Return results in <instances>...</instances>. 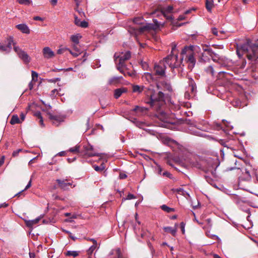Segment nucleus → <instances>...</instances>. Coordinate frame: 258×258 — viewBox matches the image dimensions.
Masks as SVG:
<instances>
[{
  "mask_svg": "<svg viewBox=\"0 0 258 258\" xmlns=\"http://www.w3.org/2000/svg\"><path fill=\"white\" fill-rule=\"evenodd\" d=\"M236 52L239 57L245 54L249 60L251 61H256L258 58V45L252 44L248 40L246 43L237 46Z\"/></svg>",
  "mask_w": 258,
  "mask_h": 258,
  "instance_id": "f257e3e1",
  "label": "nucleus"
},
{
  "mask_svg": "<svg viewBox=\"0 0 258 258\" xmlns=\"http://www.w3.org/2000/svg\"><path fill=\"white\" fill-rule=\"evenodd\" d=\"M147 96H149L150 100L147 103L150 104L151 106L156 110H160L161 106L164 104V95L161 91L156 93L154 91L149 90Z\"/></svg>",
  "mask_w": 258,
  "mask_h": 258,
  "instance_id": "f03ea898",
  "label": "nucleus"
},
{
  "mask_svg": "<svg viewBox=\"0 0 258 258\" xmlns=\"http://www.w3.org/2000/svg\"><path fill=\"white\" fill-rule=\"evenodd\" d=\"M203 50L207 52V54L210 56L213 61L219 63L222 67L227 66V61L225 57L220 56L208 46H203Z\"/></svg>",
  "mask_w": 258,
  "mask_h": 258,
  "instance_id": "7ed1b4c3",
  "label": "nucleus"
},
{
  "mask_svg": "<svg viewBox=\"0 0 258 258\" xmlns=\"http://www.w3.org/2000/svg\"><path fill=\"white\" fill-rule=\"evenodd\" d=\"M171 53L164 59V61L171 69L176 68L180 64V61L178 60V57L176 53H175L176 45L172 43Z\"/></svg>",
  "mask_w": 258,
  "mask_h": 258,
  "instance_id": "20e7f679",
  "label": "nucleus"
},
{
  "mask_svg": "<svg viewBox=\"0 0 258 258\" xmlns=\"http://www.w3.org/2000/svg\"><path fill=\"white\" fill-rule=\"evenodd\" d=\"M199 49V48L197 46L194 47L193 46H185L181 51V55H185L186 59L187 61L191 64V66L193 67L196 63V58L194 56V52H197Z\"/></svg>",
  "mask_w": 258,
  "mask_h": 258,
  "instance_id": "39448f33",
  "label": "nucleus"
},
{
  "mask_svg": "<svg viewBox=\"0 0 258 258\" xmlns=\"http://www.w3.org/2000/svg\"><path fill=\"white\" fill-rule=\"evenodd\" d=\"M155 29L154 26L151 24H148L143 26H133L130 27L128 32L133 36L136 37L138 35L142 34L145 31Z\"/></svg>",
  "mask_w": 258,
  "mask_h": 258,
  "instance_id": "423d86ee",
  "label": "nucleus"
},
{
  "mask_svg": "<svg viewBox=\"0 0 258 258\" xmlns=\"http://www.w3.org/2000/svg\"><path fill=\"white\" fill-rule=\"evenodd\" d=\"M80 155L83 157L100 156L98 153L93 146L90 144H87L83 146V150L81 152Z\"/></svg>",
  "mask_w": 258,
  "mask_h": 258,
  "instance_id": "0eeeda50",
  "label": "nucleus"
},
{
  "mask_svg": "<svg viewBox=\"0 0 258 258\" xmlns=\"http://www.w3.org/2000/svg\"><path fill=\"white\" fill-rule=\"evenodd\" d=\"M114 57L116 58H118V63L117 66V69L119 72L121 73H123V70L122 68L125 67L124 62L125 61L129 59L131 57V53L130 51H126L124 53L121 54L119 56H116V54L115 53L114 55Z\"/></svg>",
  "mask_w": 258,
  "mask_h": 258,
  "instance_id": "6e6552de",
  "label": "nucleus"
},
{
  "mask_svg": "<svg viewBox=\"0 0 258 258\" xmlns=\"http://www.w3.org/2000/svg\"><path fill=\"white\" fill-rule=\"evenodd\" d=\"M14 50L17 53L19 57L22 59L25 63H28L30 62V57L26 52L21 50L18 47L14 46Z\"/></svg>",
  "mask_w": 258,
  "mask_h": 258,
  "instance_id": "1a4fd4ad",
  "label": "nucleus"
},
{
  "mask_svg": "<svg viewBox=\"0 0 258 258\" xmlns=\"http://www.w3.org/2000/svg\"><path fill=\"white\" fill-rule=\"evenodd\" d=\"M166 66L164 63L160 64H155L154 66V71L155 75L159 76L161 77H164L165 75V71Z\"/></svg>",
  "mask_w": 258,
  "mask_h": 258,
  "instance_id": "9d476101",
  "label": "nucleus"
},
{
  "mask_svg": "<svg viewBox=\"0 0 258 258\" xmlns=\"http://www.w3.org/2000/svg\"><path fill=\"white\" fill-rule=\"evenodd\" d=\"M48 118L52 121L53 124L58 125L59 123L63 121V117L59 115H53L50 112L47 113Z\"/></svg>",
  "mask_w": 258,
  "mask_h": 258,
  "instance_id": "9b49d317",
  "label": "nucleus"
},
{
  "mask_svg": "<svg viewBox=\"0 0 258 258\" xmlns=\"http://www.w3.org/2000/svg\"><path fill=\"white\" fill-rule=\"evenodd\" d=\"M157 87L158 89H163L164 90H167L169 92L172 91V87L169 83L167 81H162L159 82L157 84Z\"/></svg>",
  "mask_w": 258,
  "mask_h": 258,
  "instance_id": "f8f14e48",
  "label": "nucleus"
},
{
  "mask_svg": "<svg viewBox=\"0 0 258 258\" xmlns=\"http://www.w3.org/2000/svg\"><path fill=\"white\" fill-rule=\"evenodd\" d=\"M172 11L173 7L172 6H169L166 8H163L161 13L167 19H172V16L170 15Z\"/></svg>",
  "mask_w": 258,
  "mask_h": 258,
  "instance_id": "ddd939ff",
  "label": "nucleus"
},
{
  "mask_svg": "<svg viewBox=\"0 0 258 258\" xmlns=\"http://www.w3.org/2000/svg\"><path fill=\"white\" fill-rule=\"evenodd\" d=\"M42 53L44 57L46 59L51 58L55 55L54 52L49 47H44Z\"/></svg>",
  "mask_w": 258,
  "mask_h": 258,
  "instance_id": "4468645a",
  "label": "nucleus"
},
{
  "mask_svg": "<svg viewBox=\"0 0 258 258\" xmlns=\"http://www.w3.org/2000/svg\"><path fill=\"white\" fill-rule=\"evenodd\" d=\"M148 110L147 108L139 106H136L133 110V111L135 112L136 114L138 116H142L146 114L147 113Z\"/></svg>",
  "mask_w": 258,
  "mask_h": 258,
  "instance_id": "2eb2a0df",
  "label": "nucleus"
},
{
  "mask_svg": "<svg viewBox=\"0 0 258 258\" xmlns=\"http://www.w3.org/2000/svg\"><path fill=\"white\" fill-rule=\"evenodd\" d=\"M108 258H122V254L119 248L112 249L109 255Z\"/></svg>",
  "mask_w": 258,
  "mask_h": 258,
  "instance_id": "dca6fc26",
  "label": "nucleus"
},
{
  "mask_svg": "<svg viewBox=\"0 0 258 258\" xmlns=\"http://www.w3.org/2000/svg\"><path fill=\"white\" fill-rule=\"evenodd\" d=\"M13 43V40L12 38L8 39V43L7 45H0V50L2 51H6L8 52L12 48V43Z\"/></svg>",
  "mask_w": 258,
  "mask_h": 258,
  "instance_id": "f3484780",
  "label": "nucleus"
},
{
  "mask_svg": "<svg viewBox=\"0 0 258 258\" xmlns=\"http://www.w3.org/2000/svg\"><path fill=\"white\" fill-rule=\"evenodd\" d=\"M177 224H175L174 227H164L163 230L165 232L169 233H171L173 236H175L176 234L177 229Z\"/></svg>",
  "mask_w": 258,
  "mask_h": 258,
  "instance_id": "a211bd4d",
  "label": "nucleus"
},
{
  "mask_svg": "<svg viewBox=\"0 0 258 258\" xmlns=\"http://www.w3.org/2000/svg\"><path fill=\"white\" fill-rule=\"evenodd\" d=\"M74 23L76 25L82 28H87L88 26V22L85 21H81L76 16H75Z\"/></svg>",
  "mask_w": 258,
  "mask_h": 258,
  "instance_id": "6ab92c4d",
  "label": "nucleus"
},
{
  "mask_svg": "<svg viewBox=\"0 0 258 258\" xmlns=\"http://www.w3.org/2000/svg\"><path fill=\"white\" fill-rule=\"evenodd\" d=\"M16 27L21 31L22 33L25 34H29L30 33V29L27 25L25 24H21L16 25Z\"/></svg>",
  "mask_w": 258,
  "mask_h": 258,
  "instance_id": "aec40b11",
  "label": "nucleus"
},
{
  "mask_svg": "<svg viewBox=\"0 0 258 258\" xmlns=\"http://www.w3.org/2000/svg\"><path fill=\"white\" fill-rule=\"evenodd\" d=\"M127 90L126 88H120L116 89L114 90V97L115 98L117 99L122 95V94L126 93Z\"/></svg>",
  "mask_w": 258,
  "mask_h": 258,
  "instance_id": "412c9836",
  "label": "nucleus"
},
{
  "mask_svg": "<svg viewBox=\"0 0 258 258\" xmlns=\"http://www.w3.org/2000/svg\"><path fill=\"white\" fill-rule=\"evenodd\" d=\"M56 181L58 184L59 186L64 190L67 189L68 187L72 185V183L70 182H66L64 180L57 179L56 180Z\"/></svg>",
  "mask_w": 258,
  "mask_h": 258,
  "instance_id": "4be33fe9",
  "label": "nucleus"
},
{
  "mask_svg": "<svg viewBox=\"0 0 258 258\" xmlns=\"http://www.w3.org/2000/svg\"><path fill=\"white\" fill-rule=\"evenodd\" d=\"M122 79L121 76L120 77H113L110 78L108 81V84L109 85H116L119 84L121 80Z\"/></svg>",
  "mask_w": 258,
  "mask_h": 258,
  "instance_id": "5701e85b",
  "label": "nucleus"
},
{
  "mask_svg": "<svg viewBox=\"0 0 258 258\" xmlns=\"http://www.w3.org/2000/svg\"><path fill=\"white\" fill-rule=\"evenodd\" d=\"M82 36L80 34H77L73 35L71 36L70 39L73 44H79L80 40L82 38Z\"/></svg>",
  "mask_w": 258,
  "mask_h": 258,
  "instance_id": "b1692460",
  "label": "nucleus"
},
{
  "mask_svg": "<svg viewBox=\"0 0 258 258\" xmlns=\"http://www.w3.org/2000/svg\"><path fill=\"white\" fill-rule=\"evenodd\" d=\"M196 86L194 81L192 80L190 81L188 87V90H190V93L194 96L196 92Z\"/></svg>",
  "mask_w": 258,
  "mask_h": 258,
  "instance_id": "393cba45",
  "label": "nucleus"
},
{
  "mask_svg": "<svg viewBox=\"0 0 258 258\" xmlns=\"http://www.w3.org/2000/svg\"><path fill=\"white\" fill-rule=\"evenodd\" d=\"M41 218L39 217L34 220L27 221L26 222V225L28 227H32L34 225L37 224Z\"/></svg>",
  "mask_w": 258,
  "mask_h": 258,
  "instance_id": "a878e982",
  "label": "nucleus"
},
{
  "mask_svg": "<svg viewBox=\"0 0 258 258\" xmlns=\"http://www.w3.org/2000/svg\"><path fill=\"white\" fill-rule=\"evenodd\" d=\"M191 132V134L197 136H200V137H203L204 134L202 133L201 131L200 130L199 127L197 128H193L190 130Z\"/></svg>",
  "mask_w": 258,
  "mask_h": 258,
  "instance_id": "bb28decb",
  "label": "nucleus"
},
{
  "mask_svg": "<svg viewBox=\"0 0 258 258\" xmlns=\"http://www.w3.org/2000/svg\"><path fill=\"white\" fill-rule=\"evenodd\" d=\"M133 92L134 93H141L144 90V86L139 85H133Z\"/></svg>",
  "mask_w": 258,
  "mask_h": 258,
  "instance_id": "cd10ccee",
  "label": "nucleus"
},
{
  "mask_svg": "<svg viewBox=\"0 0 258 258\" xmlns=\"http://www.w3.org/2000/svg\"><path fill=\"white\" fill-rule=\"evenodd\" d=\"M214 7L213 0H206V8L208 12H211Z\"/></svg>",
  "mask_w": 258,
  "mask_h": 258,
  "instance_id": "c85d7f7f",
  "label": "nucleus"
},
{
  "mask_svg": "<svg viewBox=\"0 0 258 258\" xmlns=\"http://www.w3.org/2000/svg\"><path fill=\"white\" fill-rule=\"evenodd\" d=\"M21 123V121L17 115H13L12 117V118L10 120V123L11 124H15L16 123Z\"/></svg>",
  "mask_w": 258,
  "mask_h": 258,
  "instance_id": "c756f323",
  "label": "nucleus"
},
{
  "mask_svg": "<svg viewBox=\"0 0 258 258\" xmlns=\"http://www.w3.org/2000/svg\"><path fill=\"white\" fill-rule=\"evenodd\" d=\"M207 52H205L203 50V52L201 53V54L199 56V58L201 61H203L206 62V61L209 60V58L207 56Z\"/></svg>",
  "mask_w": 258,
  "mask_h": 258,
  "instance_id": "7c9ffc66",
  "label": "nucleus"
},
{
  "mask_svg": "<svg viewBox=\"0 0 258 258\" xmlns=\"http://www.w3.org/2000/svg\"><path fill=\"white\" fill-rule=\"evenodd\" d=\"M161 208L162 210L168 213L175 211L174 209L170 208L166 206V205H163L162 206H161Z\"/></svg>",
  "mask_w": 258,
  "mask_h": 258,
  "instance_id": "2f4dec72",
  "label": "nucleus"
},
{
  "mask_svg": "<svg viewBox=\"0 0 258 258\" xmlns=\"http://www.w3.org/2000/svg\"><path fill=\"white\" fill-rule=\"evenodd\" d=\"M20 5L29 6L32 3V0H16Z\"/></svg>",
  "mask_w": 258,
  "mask_h": 258,
  "instance_id": "473e14b6",
  "label": "nucleus"
},
{
  "mask_svg": "<svg viewBox=\"0 0 258 258\" xmlns=\"http://www.w3.org/2000/svg\"><path fill=\"white\" fill-rule=\"evenodd\" d=\"M206 72L213 76L215 74V71L213 67L212 66H209L206 69Z\"/></svg>",
  "mask_w": 258,
  "mask_h": 258,
  "instance_id": "72a5a7b5",
  "label": "nucleus"
},
{
  "mask_svg": "<svg viewBox=\"0 0 258 258\" xmlns=\"http://www.w3.org/2000/svg\"><path fill=\"white\" fill-rule=\"evenodd\" d=\"M144 77L149 82L154 79L153 76L149 73H145Z\"/></svg>",
  "mask_w": 258,
  "mask_h": 258,
  "instance_id": "f704fd0d",
  "label": "nucleus"
},
{
  "mask_svg": "<svg viewBox=\"0 0 258 258\" xmlns=\"http://www.w3.org/2000/svg\"><path fill=\"white\" fill-rule=\"evenodd\" d=\"M177 192L185 197L187 196L188 198L190 197L189 194L186 191H184L182 188H179L176 189Z\"/></svg>",
  "mask_w": 258,
  "mask_h": 258,
  "instance_id": "c9c22d12",
  "label": "nucleus"
},
{
  "mask_svg": "<svg viewBox=\"0 0 258 258\" xmlns=\"http://www.w3.org/2000/svg\"><path fill=\"white\" fill-rule=\"evenodd\" d=\"M66 255L67 256H73L75 257L79 255V253L77 251H68Z\"/></svg>",
  "mask_w": 258,
  "mask_h": 258,
  "instance_id": "e433bc0d",
  "label": "nucleus"
},
{
  "mask_svg": "<svg viewBox=\"0 0 258 258\" xmlns=\"http://www.w3.org/2000/svg\"><path fill=\"white\" fill-rule=\"evenodd\" d=\"M97 245L93 244L88 250L87 253L89 255H91L94 250L96 249Z\"/></svg>",
  "mask_w": 258,
  "mask_h": 258,
  "instance_id": "4c0bfd02",
  "label": "nucleus"
},
{
  "mask_svg": "<svg viewBox=\"0 0 258 258\" xmlns=\"http://www.w3.org/2000/svg\"><path fill=\"white\" fill-rule=\"evenodd\" d=\"M93 168L96 171H101L104 169L105 166L103 164H102L100 166L97 165H94Z\"/></svg>",
  "mask_w": 258,
  "mask_h": 258,
  "instance_id": "58836bf2",
  "label": "nucleus"
},
{
  "mask_svg": "<svg viewBox=\"0 0 258 258\" xmlns=\"http://www.w3.org/2000/svg\"><path fill=\"white\" fill-rule=\"evenodd\" d=\"M79 149H80V146H76L74 147L70 148L69 151L71 152L78 153L80 154L81 152H79Z\"/></svg>",
  "mask_w": 258,
  "mask_h": 258,
  "instance_id": "ea45409f",
  "label": "nucleus"
},
{
  "mask_svg": "<svg viewBox=\"0 0 258 258\" xmlns=\"http://www.w3.org/2000/svg\"><path fill=\"white\" fill-rule=\"evenodd\" d=\"M69 51L75 57H76L78 56L82 52V51H79L78 52V51H75V52H74L72 50H71L70 49H69Z\"/></svg>",
  "mask_w": 258,
  "mask_h": 258,
  "instance_id": "a19ab883",
  "label": "nucleus"
},
{
  "mask_svg": "<svg viewBox=\"0 0 258 258\" xmlns=\"http://www.w3.org/2000/svg\"><path fill=\"white\" fill-rule=\"evenodd\" d=\"M162 175L164 177H168V178H169L170 179H172V174L170 172H168L167 171H164L162 173Z\"/></svg>",
  "mask_w": 258,
  "mask_h": 258,
  "instance_id": "79ce46f5",
  "label": "nucleus"
},
{
  "mask_svg": "<svg viewBox=\"0 0 258 258\" xmlns=\"http://www.w3.org/2000/svg\"><path fill=\"white\" fill-rule=\"evenodd\" d=\"M69 48L67 47H63L59 48L57 50V53L58 54H61L63 53L66 51H69Z\"/></svg>",
  "mask_w": 258,
  "mask_h": 258,
  "instance_id": "37998d69",
  "label": "nucleus"
},
{
  "mask_svg": "<svg viewBox=\"0 0 258 258\" xmlns=\"http://www.w3.org/2000/svg\"><path fill=\"white\" fill-rule=\"evenodd\" d=\"M236 170L237 171V172L239 174L240 172H241V170L238 167H228L226 168V170L228 171H231V170Z\"/></svg>",
  "mask_w": 258,
  "mask_h": 258,
  "instance_id": "c03bdc74",
  "label": "nucleus"
},
{
  "mask_svg": "<svg viewBox=\"0 0 258 258\" xmlns=\"http://www.w3.org/2000/svg\"><path fill=\"white\" fill-rule=\"evenodd\" d=\"M78 44H73L72 45V46L74 50H75V51H78V52L82 51L78 47Z\"/></svg>",
  "mask_w": 258,
  "mask_h": 258,
  "instance_id": "a18cd8bd",
  "label": "nucleus"
},
{
  "mask_svg": "<svg viewBox=\"0 0 258 258\" xmlns=\"http://www.w3.org/2000/svg\"><path fill=\"white\" fill-rule=\"evenodd\" d=\"M142 20V19L140 18H136L134 19V20L133 21L134 24L135 25V24H141L142 23L140 21Z\"/></svg>",
  "mask_w": 258,
  "mask_h": 258,
  "instance_id": "49530a36",
  "label": "nucleus"
},
{
  "mask_svg": "<svg viewBox=\"0 0 258 258\" xmlns=\"http://www.w3.org/2000/svg\"><path fill=\"white\" fill-rule=\"evenodd\" d=\"M31 186V180H30V181H29V182H28V184L26 185V186L24 190H23L22 191H20V192H19V193L17 194L16 195V196H19V195L22 193V191H23L24 190H26V189H28V188H29Z\"/></svg>",
  "mask_w": 258,
  "mask_h": 258,
  "instance_id": "de8ad7c7",
  "label": "nucleus"
},
{
  "mask_svg": "<svg viewBox=\"0 0 258 258\" xmlns=\"http://www.w3.org/2000/svg\"><path fill=\"white\" fill-rule=\"evenodd\" d=\"M212 33L215 36H218V31L216 28H212L211 29Z\"/></svg>",
  "mask_w": 258,
  "mask_h": 258,
  "instance_id": "09e8293b",
  "label": "nucleus"
},
{
  "mask_svg": "<svg viewBox=\"0 0 258 258\" xmlns=\"http://www.w3.org/2000/svg\"><path fill=\"white\" fill-rule=\"evenodd\" d=\"M32 79L34 80L35 78H37L38 74L35 71H32L31 72Z\"/></svg>",
  "mask_w": 258,
  "mask_h": 258,
  "instance_id": "8fccbe9b",
  "label": "nucleus"
},
{
  "mask_svg": "<svg viewBox=\"0 0 258 258\" xmlns=\"http://www.w3.org/2000/svg\"><path fill=\"white\" fill-rule=\"evenodd\" d=\"M180 228L183 234L185 232V224L182 222L180 223Z\"/></svg>",
  "mask_w": 258,
  "mask_h": 258,
  "instance_id": "3c124183",
  "label": "nucleus"
},
{
  "mask_svg": "<svg viewBox=\"0 0 258 258\" xmlns=\"http://www.w3.org/2000/svg\"><path fill=\"white\" fill-rule=\"evenodd\" d=\"M26 114L22 112L20 114V120L21 121V122L24 120L25 118Z\"/></svg>",
  "mask_w": 258,
  "mask_h": 258,
  "instance_id": "603ef678",
  "label": "nucleus"
},
{
  "mask_svg": "<svg viewBox=\"0 0 258 258\" xmlns=\"http://www.w3.org/2000/svg\"><path fill=\"white\" fill-rule=\"evenodd\" d=\"M136 197L135 196L133 195V194H129L127 196V197H126V199L127 200H131V199H135Z\"/></svg>",
  "mask_w": 258,
  "mask_h": 258,
  "instance_id": "864d4df0",
  "label": "nucleus"
},
{
  "mask_svg": "<svg viewBox=\"0 0 258 258\" xmlns=\"http://www.w3.org/2000/svg\"><path fill=\"white\" fill-rule=\"evenodd\" d=\"M119 178L120 179H125L126 178L127 175L125 173H120L119 174Z\"/></svg>",
  "mask_w": 258,
  "mask_h": 258,
  "instance_id": "5fc2aeb1",
  "label": "nucleus"
},
{
  "mask_svg": "<svg viewBox=\"0 0 258 258\" xmlns=\"http://www.w3.org/2000/svg\"><path fill=\"white\" fill-rule=\"evenodd\" d=\"M35 116L37 117L38 119H40L42 117L41 114L40 112H36L35 113Z\"/></svg>",
  "mask_w": 258,
  "mask_h": 258,
  "instance_id": "6e6d98bb",
  "label": "nucleus"
},
{
  "mask_svg": "<svg viewBox=\"0 0 258 258\" xmlns=\"http://www.w3.org/2000/svg\"><path fill=\"white\" fill-rule=\"evenodd\" d=\"M157 172L159 174L162 175V169L160 166H158L157 168Z\"/></svg>",
  "mask_w": 258,
  "mask_h": 258,
  "instance_id": "4d7b16f0",
  "label": "nucleus"
},
{
  "mask_svg": "<svg viewBox=\"0 0 258 258\" xmlns=\"http://www.w3.org/2000/svg\"><path fill=\"white\" fill-rule=\"evenodd\" d=\"M75 10L76 11H77L79 13V14L82 16V14L84 15V13L83 12L82 10V9H79V8H75Z\"/></svg>",
  "mask_w": 258,
  "mask_h": 258,
  "instance_id": "13d9d810",
  "label": "nucleus"
},
{
  "mask_svg": "<svg viewBox=\"0 0 258 258\" xmlns=\"http://www.w3.org/2000/svg\"><path fill=\"white\" fill-rule=\"evenodd\" d=\"M240 103L238 101H234L232 102V105L235 107H238Z\"/></svg>",
  "mask_w": 258,
  "mask_h": 258,
  "instance_id": "bf43d9fd",
  "label": "nucleus"
},
{
  "mask_svg": "<svg viewBox=\"0 0 258 258\" xmlns=\"http://www.w3.org/2000/svg\"><path fill=\"white\" fill-rule=\"evenodd\" d=\"M75 4H76V8H78L82 1L81 0H75Z\"/></svg>",
  "mask_w": 258,
  "mask_h": 258,
  "instance_id": "052dcab7",
  "label": "nucleus"
},
{
  "mask_svg": "<svg viewBox=\"0 0 258 258\" xmlns=\"http://www.w3.org/2000/svg\"><path fill=\"white\" fill-rule=\"evenodd\" d=\"M21 151V149H19L17 151H15L14 152H13V156H16L18 155L19 153Z\"/></svg>",
  "mask_w": 258,
  "mask_h": 258,
  "instance_id": "680f3d73",
  "label": "nucleus"
},
{
  "mask_svg": "<svg viewBox=\"0 0 258 258\" xmlns=\"http://www.w3.org/2000/svg\"><path fill=\"white\" fill-rule=\"evenodd\" d=\"M33 19L36 21H43V19L39 16H35L33 18Z\"/></svg>",
  "mask_w": 258,
  "mask_h": 258,
  "instance_id": "e2e57ef3",
  "label": "nucleus"
},
{
  "mask_svg": "<svg viewBox=\"0 0 258 258\" xmlns=\"http://www.w3.org/2000/svg\"><path fill=\"white\" fill-rule=\"evenodd\" d=\"M184 19H185V16H184V15H180V16L178 17V18L177 20H178V21H181V20H184Z\"/></svg>",
  "mask_w": 258,
  "mask_h": 258,
  "instance_id": "0e129e2a",
  "label": "nucleus"
},
{
  "mask_svg": "<svg viewBox=\"0 0 258 258\" xmlns=\"http://www.w3.org/2000/svg\"><path fill=\"white\" fill-rule=\"evenodd\" d=\"M87 240L92 241L93 244L97 245V241H96V240L95 239H93V238H88Z\"/></svg>",
  "mask_w": 258,
  "mask_h": 258,
  "instance_id": "69168bd1",
  "label": "nucleus"
},
{
  "mask_svg": "<svg viewBox=\"0 0 258 258\" xmlns=\"http://www.w3.org/2000/svg\"><path fill=\"white\" fill-rule=\"evenodd\" d=\"M8 204L4 203L0 204V208H3V207L5 208V207H8Z\"/></svg>",
  "mask_w": 258,
  "mask_h": 258,
  "instance_id": "338daca9",
  "label": "nucleus"
},
{
  "mask_svg": "<svg viewBox=\"0 0 258 258\" xmlns=\"http://www.w3.org/2000/svg\"><path fill=\"white\" fill-rule=\"evenodd\" d=\"M4 156H3L1 159H0V166H2L4 163Z\"/></svg>",
  "mask_w": 258,
  "mask_h": 258,
  "instance_id": "774afa93",
  "label": "nucleus"
}]
</instances>
